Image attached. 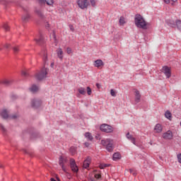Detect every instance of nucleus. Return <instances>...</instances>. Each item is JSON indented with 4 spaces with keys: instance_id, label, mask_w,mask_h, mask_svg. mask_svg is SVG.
I'll return each instance as SVG.
<instances>
[{
    "instance_id": "obj_48",
    "label": "nucleus",
    "mask_w": 181,
    "mask_h": 181,
    "mask_svg": "<svg viewBox=\"0 0 181 181\" xmlns=\"http://www.w3.org/2000/svg\"><path fill=\"white\" fill-rule=\"evenodd\" d=\"M40 56L43 57L44 62L46 60V54H40Z\"/></svg>"
},
{
    "instance_id": "obj_42",
    "label": "nucleus",
    "mask_w": 181,
    "mask_h": 181,
    "mask_svg": "<svg viewBox=\"0 0 181 181\" xmlns=\"http://www.w3.org/2000/svg\"><path fill=\"white\" fill-rule=\"evenodd\" d=\"M177 160H178L179 163H181V153L178 154L177 156Z\"/></svg>"
},
{
    "instance_id": "obj_26",
    "label": "nucleus",
    "mask_w": 181,
    "mask_h": 181,
    "mask_svg": "<svg viewBox=\"0 0 181 181\" xmlns=\"http://www.w3.org/2000/svg\"><path fill=\"white\" fill-rule=\"evenodd\" d=\"M113 160H118L121 159V154L119 153H115L112 156Z\"/></svg>"
},
{
    "instance_id": "obj_8",
    "label": "nucleus",
    "mask_w": 181,
    "mask_h": 181,
    "mask_svg": "<svg viewBox=\"0 0 181 181\" xmlns=\"http://www.w3.org/2000/svg\"><path fill=\"white\" fill-rule=\"evenodd\" d=\"M64 163H67V158L66 157H63L62 156H59V165L61 166L62 170L66 173V170L64 167Z\"/></svg>"
},
{
    "instance_id": "obj_37",
    "label": "nucleus",
    "mask_w": 181,
    "mask_h": 181,
    "mask_svg": "<svg viewBox=\"0 0 181 181\" xmlns=\"http://www.w3.org/2000/svg\"><path fill=\"white\" fill-rule=\"evenodd\" d=\"M129 172H130V173H132V175H133V176H135L136 175V170H135L132 168L129 169Z\"/></svg>"
},
{
    "instance_id": "obj_22",
    "label": "nucleus",
    "mask_w": 181,
    "mask_h": 181,
    "mask_svg": "<svg viewBox=\"0 0 181 181\" xmlns=\"http://www.w3.org/2000/svg\"><path fill=\"white\" fill-rule=\"evenodd\" d=\"M57 54L59 59H60L61 60H63V49H62V48H59L57 50Z\"/></svg>"
},
{
    "instance_id": "obj_38",
    "label": "nucleus",
    "mask_w": 181,
    "mask_h": 181,
    "mask_svg": "<svg viewBox=\"0 0 181 181\" xmlns=\"http://www.w3.org/2000/svg\"><path fill=\"white\" fill-rule=\"evenodd\" d=\"M86 90H87V94L88 95H91V88H90V86H88L86 88Z\"/></svg>"
},
{
    "instance_id": "obj_54",
    "label": "nucleus",
    "mask_w": 181,
    "mask_h": 181,
    "mask_svg": "<svg viewBox=\"0 0 181 181\" xmlns=\"http://www.w3.org/2000/svg\"><path fill=\"white\" fill-rule=\"evenodd\" d=\"M23 10L25 11V12H28L27 9L23 8Z\"/></svg>"
},
{
    "instance_id": "obj_57",
    "label": "nucleus",
    "mask_w": 181,
    "mask_h": 181,
    "mask_svg": "<svg viewBox=\"0 0 181 181\" xmlns=\"http://www.w3.org/2000/svg\"><path fill=\"white\" fill-rule=\"evenodd\" d=\"M47 26H48V27H49V23H47Z\"/></svg>"
},
{
    "instance_id": "obj_28",
    "label": "nucleus",
    "mask_w": 181,
    "mask_h": 181,
    "mask_svg": "<svg viewBox=\"0 0 181 181\" xmlns=\"http://www.w3.org/2000/svg\"><path fill=\"white\" fill-rule=\"evenodd\" d=\"M119 23L120 26H123V25H125V18L124 16H121L119 20Z\"/></svg>"
},
{
    "instance_id": "obj_19",
    "label": "nucleus",
    "mask_w": 181,
    "mask_h": 181,
    "mask_svg": "<svg viewBox=\"0 0 181 181\" xmlns=\"http://www.w3.org/2000/svg\"><path fill=\"white\" fill-rule=\"evenodd\" d=\"M32 16L29 13H26L22 16L23 22H29Z\"/></svg>"
},
{
    "instance_id": "obj_17",
    "label": "nucleus",
    "mask_w": 181,
    "mask_h": 181,
    "mask_svg": "<svg viewBox=\"0 0 181 181\" xmlns=\"http://www.w3.org/2000/svg\"><path fill=\"white\" fill-rule=\"evenodd\" d=\"M135 103H136V104H138V103H139V101H141V93H139V90H135Z\"/></svg>"
},
{
    "instance_id": "obj_46",
    "label": "nucleus",
    "mask_w": 181,
    "mask_h": 181,
    "mask_svg": "<svg viewBox=\"0 0 181 181\" xmlns=\"http://www.w3.org/2000/svg\"><path fill=\"white\" fill-rule=\"evenodd\" d=\"M69 28L71 32H74V26L73 25H69Z\"/></svg>"
},
{
    "instance_id": "obj_43",
    "label": "nucleus",
    "mask_w": 181,
    "mask_h": 181,
    "mask_svg": "<svg viewBox=\"0 0 181 181\" xmlns=\"http://www.w3.org/2000/svg\"><path fill=\"white\" fill-rule=\"evenodd\" d=\"M95 179H101V174H95Z\"/></svg>"
},
{
    "instance_id": "obj_44",
    "label": "nucleus",
    "mask_w": 181,
    "mask_h": 181,
    "mask_svg": "<svg viewBox=\"0 0 181 181\" xmlns=\"http://www.w3.org/2000/svg\"><path fill=\"white\" fill-rule=\"evenodd\" d=\"M66 52H67L68 54H71V48L67 47L66 48Z\"/></svg>"
},
{
    "instance_id": "obj_7",
    "label": "nucleus",
    "mask_w": 181,
    "mask_h": 181,
    "mask_svg": "<svg viewBox=\"0 0 181 181\" xmlns=\"http://www.w3.org/2000/svg\"><path fill=\"white\" fill-rule=\"evenodd\" d=\"M77 4L81 9H87L90 3L88 2V0H78Z\"/></svg>"
},
{
    "instance_id": "obj_35",
    "label": "nucleus",
    "mask_w": 181,
    "mask_h": 181,
    "mask_svg": "<svg viewBox=\"0 0 181 181\" xmlns=\"http://www.w3.org/2000/svg\"><path fill=\"white\" fill-rule=\"evenodd\" d=\"M0 129H1V131H2L3 134H6V129L1 123H0Z\"/></svg>"
},
{
    "instance_id": "obj_51",
    "label": "nucleus",
    "mask_w": 181,
    "mask_h": 181,
    "mask_svg": "<svg viewBox=\"0 0 181 181\" xmlns=\"http://www.w3.org/2000/svg\"><path fill=\"white\" fill-rule=\"evenodd\" d=\"M46 0H39L40 4H43V2H45Z\"/></svg>"
},
{
    "instance_id": "obj_32",
    "label": "nucleus",
    "mask_w": 181,
    "mask_h": 181,
    "mask_svg": "<svg viewBox=\"0 0 181 181\" xmlns=\"http://www.w3.org/2000/svg\"><path fill=\"white\" fill-rule=\"evenodd\" d=\"M175 25L177 29H181V20H176Z\"/></svg>"
},
{
    "instance_id": "obj_23",
    "label": "nucleus",
    "mask_w": 181,
    "mask_h": 181,
    "mask_svg": "<svg viewBox=\"0 0 181 181\" xmlns=\"http://www.w3.org/2000/svg\"><path fill=\"white\" fill-rule=\"evenodd\" d=\"M85 138L88 139V141H93L94 139V137H93V135L90 132H86L84 134Z\"/></svg>"
},
{
    "instance_id": "obj_1",
    "label": "nucleus",
    "mask_w": 181,
    "mask_h": 181,
    "mask_svg": "<svg viewBox=\"0 0 181 181\" xmlns=\"http://www.w3.org/2000/svg\"><path fill=\"white\" fill-rule=\"evenodd\" d=\"M134 24L136 28L139 29H143V30H146V29H148V25H149L141 14L135 15Z\"/></svg>"
},
{
    "instance_id": "obj_21",
    "label": "nucleus",
    "mask_w": 181,
    "mask_h": 181,
    "mask_svg": "<svg viewBox=\"0 0 181 181\" xmlns=\"http://www.w3.org/2000/svg\"><path fill=\"white\" fill-rule=\"evenodd\" d=\"M30 91L31 93H37V90H39V87L36 86L35 84L31 86V87L29 88Z\"/></svg>"
},
{
    "instance_id": "obj_25",
    "label": "nucleus",
    "mask_w": 181,
    "mask_h": 181,
    "mask_svg": "<svg viewBox=\"0 0 181 181\" xmlns=\"http://www.w3.org/2000/svg\"><path fill=\"white\" fill-rule=\"evenodd\" d=\"M165 117L170 121H172V113L170 112V111L167 110L165 113Z\"/></svg>"
},
{
    "instance_id": "obj_56",
    "label": "nucleus",
    "mask_w": 181,
    "mask_h": 181,
    "mask_svg": "<svg viewBox=\"0 0 181 181\" xmlns=\"http://www.w3.org/2000/svg\"><path fill=\"white\" fill-rule=\"evenodd\" d=\"M54 63H52V64H51V66H54Z\"/></svg>"
},
{
    "instance_id": "obj_55",
    "label": "nucleus",
    "mask_w": 181,
    "mask_h": 181,
    "mask_svg": "<svg viewBox=\"0 0 181 181\" xmlns=\"http://www.w3.org/2000/svg\"><path fill=\"white\" fill-rule=\"evenodd\" d=\"M90 181H95V180H94V179H90Z\"/></svg>"
},
{
    "instance_id": "obj_11",
    "label": "nucleus",
    "mask_w": 181,
    "mask_h": 181,
    "mask_svg": "<svg viewBox=\"0 0 181 181\" xmlns=\"http://www.w3.org/2000/svg\"><path fill=\"white\" fill-rule=\"evenodd\" d=\"M163 70L165 76H166L167 78H170L172 76V72L170 71V68L168 66H163Z\"/></svg>"
},
{
    "instance_id": "obj_36",
    "label": "nucleus",
    "mask_w": 181,
    "mask_h": 181,
    "mask_svg": "<svg viewBox=\"0 0 181 181\" xmlns=\"http://www.w3.org/2000/svg\"><path fill=\"white\" fill-rule=\"evenodd\" d=\"M3 28H4V29L6 32H8V30H9V25H8L6 23H4V24L3 25Z\"/></svg>"
},
{
    "instance_id": "obj_13",
    "label": "nucleus",
    "mask_w": 181,
    "mask_h": 181,
    "mask_svg": "<svg viewBox=\"0 0 181 181\" xmlns=\"http://www.w3.org/2000/svg\"><path fill=\"white\" fill-rule=\"evenodd\" d=\"M35 13H37L40 19H41V21H45V15L43 14V11L41 8H36Z\"/></svg>"
},
{
    "instance_id": "obj_3",
    "label": "nucleus",
    "mask_w": 181,
    "mask_h": 181,
    "mask_svg": "<svg viewBox=\"0 0 181 181\" xmlns=\"http://www.w3.org/2000/svg\"><path fill=\"white\" fill-rule=\"evenodd\" d=\"M35 77L37 81H42L46 77V66H43L42 69L35 74Z\"/></svg>"
},
{
    "instance_id": "obj_45",
    "label": "nucleus",
    "mask_w": 181,
    "mask_h": 181,
    "mask_svg": "<svg viewBox=\"0 0 181 181\" xmlns=\"http://www.w3.org/2000/svg\"><path fill=\"white\" fill-rule=\"evenodd\" d=\"M172 1V3H171V6H175V4L176 2H177V0H171Z\"/></svg>"
},
{
    "instance_id": "obj_27",
    "label": "nucleus",
    "mask_w": 181,
    "mask_h": 181,
    "mask_svg": "<svg viewBox=\"0 0 181 181\" xmlns=\"http://www.w3.org/2000/svg\"><path fill=\"white\" fill-rule=\"evenodd\" d=\"M69 151L71 153V155H76L77 153V147L71 146L69 148Z\"/></svg>"
},
{
    "instance_id": "obj_9",
    "label": "nucleus",
    "mask_w": 181,
    "mask_h": 181,
    "mask_svg": "<svg viewBox=\"0 0 181 181\" xmlns=\"http://www.w3.org/2000/svg\"><path fill=\"white\" fill-rule=\"evenodd\" d=\"M41 104H43L42 99L35 98L31 100V105L33 108H37V107H40Z\"/></svg>"
},
{
    "instance_id": "obj_49",
    "label": "nucleus",
    "mask_w": 181,
    "mask_h": 181,
    "mask_svg": "<svg viewBox=\"0 0 181 181\" xmlns=\"http://www.w3.org/2000/svg\"><path fill=\"white\" fill-rule=\"evenodd\" d=\"M165 4H170V0H163Z\"/></svg>"
},
{
    "instance_id": "obj_47",
    "label": "nucleus",
    "mask_w": 181,
    "mask_h": 181,
    "mask_svg": "<svg viewBox=\"0 0 181 181\" xmlns=\"http://www.w3.org/2000/svg\"><path fill=\"white\" fill-rule=\"evenodd\" d=\"M84 145H85L86 148H88L90 146V143L86 141L84 143Z\"/></svg>"
},
{
    "instance_id": "obj_2",
    "label": "nucleus",
    "mask_w": 181,
    "mask_h": 181,
    "mask_svg": "<svg viewBox=\"0 0 181 181\" xmlns=\"http://www.w3.org/2000/svg\"><path fill=\"white\" fill-rule=\"evenodd\" d=\"M103 146H105L107 152H112L114 151V140L111 139H107L105 140H101Z\"/></svg>"
},
{
    "instance_id": "obj_24",
    "label": "nucleus",
    "mask_w": 181,
    "mask_h": 181,
    "mask_svg": "<svg viewBox=\"0 0 181 181\" xmlns=\"http://www.w3.org/2000/svg\"><path fill=\"white\" fill-rule=\"evenodd\" d=\"M167 24L171 28H175V26H176V22H175L173 20H168Z\"/></svg>"
},
{
    "instance_id": "obj_29",
    "label": "nucleus",
    "mask_w": 181,
    "mask_h": 181,
    "mask_svg": "<svg viewBox=\"0 0 181 181\" xmlns=\"http://www.w3.org/2000/svg\"><path fill=\"white\" fill-rule=\"evenodd\" d=\"M78 91L79 94H81V95H86V88H79L78 89Z\"/></svg>"
},
{
    "instance_id": "obj_20",
    "label": "nucleus",
    "mask_w": 181,
    "mask_h": 181,
    "mask_svg": "<svg viewBox=\"0 0 181 181\" xmlns=\"http://www.w3.org/2000/svg\"><path fill=\"white\" fill-rule=\"evenodd\" d=\"M94 66L95 67H101V66H104V62L101 59H98L95 61Z\"/></svg>"
},
{
    "instance_id": "obj_12",
    "label": "nucleus",
    "mask_w": 181,
    "mask_h": 181,
    "mask_svg": "<svg viewBox=\"0 0 181 181\" xmlns=\"http://www.w3.org/2000/svg\"><path fill=\"white\" fill-rule=\"evenodd\" d=\"M163 138L164 139L170 140L172 139V138H173V133L172 132V131L168 130L163 134Z\"/></svg>"
},
{
    "instance_id": "obj_18",
    "label": "nucleus",
    "mask_w": 181,
    "mask_h": 181,
    "mask_svg": "<svg viewBox=\"0 0 181 181\" xmlns=\"http://www.w3.org/2000/svg\"><path fill=\"white\" fill-rule=\"evenodd\" d=\"M50 39H52L56 45L59 42L57 38L56 37V31L52 30V33L49 35Z\"/></svg>"
},
{
    "instance_id": "obj_41",
    "label": "nucleus",
    "mask_w": 181,
    "mask_h": 181,
    "mask_svg": "<svg viewBox=\"0 0 181 181\" xmlns=\"http://www.w3.org/2000/svg\"><path fill=\"white\" fill-rule=\"evenodd\" d=\"M92 6H95V0H90Z\"/></svg>"
},
{
    "instance_id": "obj_59",
    "label": "nucleus",
    "mask_w": 181,
    "mask_h": 181,
    "mask_svg": "<svg viewBox=\"0 0 181 181\" xmlns=\"http://www.w3.org/2000/svg\"><path fill=\"white\" fill-rule=\"evenodd\" d=\"M180 126H181V122H180Z\"/></svg>"
},
{
    "instance_id": "obj_58",
    "label": "nucleus",
    "mask_w": 181,
    "mask_h": 181,
    "mask_svg": "<svg viewBox=\"0 0 181 181\" xmlns=\"http://www.w3.org/2000/svg\"><path fill=\"white\" fill-rule=\"evenodd\" d=\"M12 97L13 98V97H16V95H13Z\"/></svg>"
},
{
    "instance_id": "obj_10",
    "label": "nucleus",
    "mask_w": 181,
    "mask_h": 181,
    "mask_svg": "<svg viewBox=\"0 0 181 181\" xmlns=\"http://www.w3.org/2000/svg\"><path fill=\"white\" fill-rule=\"evenodd\" d=\"M70 168L72 172H74L75 173L78 172V167L77 166V164H76V160L74 158H70Z\"/></svg>"
},
{
    "instance_id": "obj_33",
    "label": "nucleus",
    "mask_w": 181,
    "mask_h": 181,
    "mask_svg": "<svg viewBox=\"0 0 181 181\" xmlns=\"http://www.w3.org/2000/svg\"><path fill=\"white\" fill-rule=\"evenodd\" d=\"M46 4L49 6H53V4H54V0H46Z\"/></svg>"
},
{
    "instance_id": "obj_52",
    "label": "nucleus",
    "mask_w": 181,
    "mask_h": 181,
    "mask_svg": "<svg viewBox=\"0 0 181 181\" xmlns=\"http://www.w3.org/2000/svg\"><path fill=\"white\" fill-rule=\"evenodd\" d=\"M23 152L24 153H28V151H26L25 149H23Z\"/></svg>"
},
{
    "instance_id": "obj_30",
    "label": "nucleus",
    "mask_w": 181,
    "mask_h": 181,
    "mask_svg": "<svg viewBox=\"0 0 181 181\" xmlns=\"http://www.w3.org/2000/svg\"><path fill=\"white\" fill-rule=\"evenodd\" d=\"M1 84H4V86H11V84H12V81L9 80H4L1 81Z\"/></svg>"
},
{
    "instance_id": "obj_31",
    "label": "nucleus",
    "mask_w": 181,
    "mask_h": 181,
    "mask_svg": "<svg viewBox=\"0 0 181 181\" xmlns=\"http://www.w3.org/2000/svg\"><path fill=\"white\" fill-rule=\"evenodd\" d=\"M21 75L24 78H28V77H29V73H28V71H22L21 72Z\"/></svg>"
},
{
    "instance_id": "obj_6",
    "label": "nucleus",
    "mask_w": 181,
    "mask_h": 181,
    "mask_svg": "<svg viewBox=\"0 0 181 181\" xmlns=\"http://www.w3.org/2000/svg\"><path fill=\"white\" fill-rule=\"evenodd\" d=\"M35 41L36 42L38 46L40 47H45V45H46V40H45V36L42 33H40L39 37L35 38Z\"/></svg>"
},
{
    "instance_id": "obj_34",
    "label": "nucleus",
    "mask_w": 181,
    "mask_h": 181,
    "mask_svg": "<svg viewBox=\"0 0 181 181\" xmlns=\"http://www.w3.org/2000/svg\"><path fill=\"white\" fill-rule=\"evenodd\" d=\"M108 166H110V164H100L99 168L100 169H105V168H108Z\"/></svg>"
},
{
    "instance_id": "obj_15",
    "label": "nucleus",
    "mask_w": 181,
    "mask_h": 181,
    "mask_svg": "<svg viewBox=\"0 0 181 181\" xmlns=\"http://www.w3.org/2000/svg\"><path fill=\"white\" fill-rule=\"evenodd\" d=\"M126 136L127 139H129V141H131V142H132V144H134V145H136V139H135V137H132V135H131L129 132L126 134Z\"/></svg>"
},
{
    "instance_id": "obj_53",
    "label": "nucleus",
    "mask_w": 181,
    "mask_h": 181,
    "mask_svg": "<svg viewBox=\"0 0 181 181\" xmlns=\"http://www.w3.org/2000/svg\"><path fill=\"white\" fill-rule=\"evenodd\" d=\"M96 87H98V88H100V84H99V83H96Z\"/></svg>"
},
{
    "instance_id": "obj_14",
    "label": "nucleus",
    "mask_w": 181,
    "mask_h": 181,
    "mask_svg": "<svg viewBox=\"0 0 181 181\" xmlns=\"http://www.w3.org/2000/svg\"><path fill=\"white\" fill-rule=\"evenodd\" d=\"M154 131L156 134H160L163 131L162 124H157L154 127Z\"/></svg>"
},
{
    "instance_id": "obj_4",
    "label": "nucleus",
    "mask_w": 181,
    "mask_h": 181,
    "mask_svg": "<svg viewBox=\"0 0 181 181\" xmlns=\"http://www.w3.org/2000/svg\"><path fill=\"white\" fill-rule=\"evenodd\" d=\"M1 117L3 118V119H8V118H11L12 119H16L18 118V115H13L11 116H9V112H8V110L4 109L0 112Z\"/></svg>"
},
{
    "instance_id": "obj_50",
    "label": "nucleus",
    "mask_w": 181,
    "mask_h": 181,
    "mask_svg": "<svg viewBox=\"0 0 181 181\" xmlns=\"http://www.w3.org/2000/svg\"><path fill=\"white\" fill-rule=\"evenodd\" d=\"M10 45L9 44H6V45H5V47H6V49H9V47H10Z\"/></svg>"
},
{
    "instance_id": "obj_5",
    "label": "nucleus",
    "mask_w": 181,
    "mask_h": 181,
    "mask_svg": "<svg viewBox=\"0 0 181 181\" xmlns=\"http://www.w3.org/2000/svg\"><path fill=\"white\" fill-rule=\"evenodd\" d=\"M100 129L102 131V132H105L106 134H111V132H114V128L107 124H101Z\"/></svg>"
},
{
    "instance_id": "obj_40",
    "label": "nucleus",
    "mask_w": 181,
    "mask_h": 181,
    "mask_svg": "<svg viewBox=\"0 0 181 181\" xmlns=\"http://www.w3.org/2000/svg\"><path fill=\"white\" fill-rule=\"evenodd\" d=\"M13 50L14 53H18V52H19V47H13Z\"/></svg>"
},
{
    "instance_id": "obj_39",
    "label": "nucleus",
    "mask_w": 181,
    "mask_h": 181,
    "mask_svg": "<svg viewBox=\"0 0 181 181\" xmlns=\"http://www.w3.org/2000/svg\"><path fill=\"white\" fill-rule=\"evenodd\" d=\"M110 94L112 97H117V93H115V91L113 89L110 90Z\"/></svg>"
},
{
    "instance_id": "obj_16",
    "label": "nucleus",
    "mask_w": 181,
    "mask_h": 181,
    "mask_svg": "<svg viewBox=\"0 0 181 181\" xmlns=\"http://www.w3.org/2000/svg\"><path fill=\"white\" fill-rule=\"evenodd\" d=\"M91 162V158L88 157L84 161H83V168L85 169H87V168L90 167V163Z\"/></svg>"
}]
</instances>
